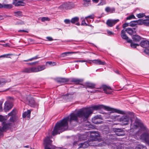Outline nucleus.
Wrapping results in <instances>:
<instances>
[{
  "label": "nucleus",
  "instance_id": "nucleus-1",
  "mask_svg": "<svg viewBox=\"0 0 149 149\" xmlns=\"http://www.w3.org/2000/svg\"><path fill=\"white\" fill-rule=\"evenodd\" d=\"M102 105H95L91 107L81 109L77 113H71L69 116L64 118L62 120L57 122L53 131V135L59 134L66 130L68 127V121L71 125L74 126L75 123L78 122V117L81 118L84 121L87 120L93 110H100L104 108Z\"/></svg>",
  "mask_w": 149,
  "mask_h": 149
},
{
  "label": "nucleus",
  "instance_id": "nucleus-2",
  "mask_svg": "<svg viewBox=\"0 0 149 149\" xmlns=\"http://www.w3.org/2000/svg\"><path fill=\"white\" fill-rule=\"evenodd\" d=\"M104 107L105 108H103V109H107L109 110L112 111L113 112H115L119 114L126 115V116L128 117L129 119H130L131 120V122L132 121V119L134 118V115L133 112H128L125 113L124 111L118 109L106 107L105 106Z\"/></svg>",
  "mask_w": 149,
  "mask_h": 149
},
{
  "label": "nucleus",
  "instance_id": "nucleus-3",
  "mask_svg": "<svg viewBox=\"0 0 149 149\" xmlns=\"http://www.w3.org/2000/svg\"><path fill=\"white\" fill-rule=\"evenodd\" d=\"M139 127H140V130H139L138 133L136 134H137L140 132V130L143 131H147L146 127L139 120H135L134 123L131 125V128L132 129H136Z\"/></svg>",
  "mask_w": 149,
  "mask_h": 149
},
{
  "label": "nucleus",
  "instance_id": "nucleus-4",
  "mask_svg": "<svg viewBox=\"0 0 149 149\" xmlns=\"http://www.w3.org/2000/svg\"><path fill=\"white\" fill-rule=\"evenodd\" d=\"M23 99L25 103L31 107H34L38 105L34 98L30 95H27L24 96Z\"/></svg>",
  "mask_w": 149,
  "mask_h": 149
},
{
  "label": "nucleus",
  "instance_id": "nucleus-5",
  "mask_svg": "<svg viewBox=\"0 0 149 149\" xmlns=\"http://www.w3.org/2000/svg\"><path fill=\"white\" fill-rule=\"evenodd\" d=\"M95 141L93 140H88V141L85 142L83 143L79 144L78 146H79V148H86L89 146H95Z\"/></svg>",
  "mask_w": 149,
  "mask_h": 149
},
{
  "label": "nucleus",
  "instance_id": "nucleus-6",
  "mask_svg": "<svg viewBox=\"0 0 149 149\" xmlns=\"http://www.w3.org/2000/svg\"><path fill=\"white\" fill-rule=\"evenodd\" d=\"M119 121L121 123L122 125H127L129 123V118L126 115L121 117L119 120Z\"/></svg>",
  "mask_w": 149,
  "mask_h": 149
},
{
  "label": "nucleus",
  "instance_id": "nucleus-7",
  "mask_svg": "<svg viewBox=\"0 0 149 149\" xmlns=\"http://www.w3.org/2000/svg\"><path fill=\"white\" fill-rule=\"evenodd\" d=\"M102 119L101 116L100 115H97L94 116L92 119V122L96 124H100L102 123Z\"/></svg>",
  "mask_w": 149,
  "mask_h": 149
},
{
  "label": "nucleus",
  "instance_id": "nucleus-8",
  "mask_svg": "<svg viewBox=\"0 0 149 149\" xmlns=\"http://www.w3.org/2000/svg\"><path fill=\"white\" fill-rule=\"evenodd\" d=\"M140 138L145 141L146 143L149 145V133L147 132L143 133L140 136Z\"/></svg>",
  "mask_w": 149,
  "mask_h": 149
},
{
  "label": "nucleus",
  "instance_id": "nucleus-9",
  "mask_svg": "<svg viewBox=\"0 0 149 149\" xmlns=\"http://www.w3.org/2000/svg\"><path fill=\"white\" fill-rule=\"evenodd\" d=\"M112 130L115 132L116 135L117 136H120L125 135V131L122 129L113 128Z\"/></svg>",
  "mask_w": 149,
  "mask_h": 149
},
{
  "label": "nucleus",
  "instance_id": "nucleus-10",
  "mask_svg": "<svg viewBox=\"0 0 149 149\" xmlns=\"http://www.w3.org/2000/svg\"><path fill=\"white\" fill-rule=\"evenodd\" d=\"M13 105L12 103L6 102L4 104L3 110L6 112L8 111L13 107Z\"/></svg>",
  "mask_w": 149,
  "mask_h": 149
},
{
  "label": "nucleus",
  "instance_id": "nucleus-11",
  "mask_svg": "<svg viewBox=\"0 0 149 149\" xmlns=\"http://www.w3.org/2000/svg\"><path fill=\"white\" fill-rule=\"evenodd\" d=\"M119 21L118 19L116 20L109 19L106 22L107 25L109 27H112Z\"/></svg>",
  "mask_w": 149,
  "mask_h": 149
},
{
  "label": "nucleus",
  "instance_id": "nucleus-12",
  "mask_svg": "<svg viewBox=\"0 0 149 149\" xmlns=\"http://www.w3.org/2000/svg\"><path fill=\"white\" fill-rule=\"evenodd\" d=\"M126 31L124 30H123L121 31V36L122 38L124 40H126L128 42H132V40L129 39L128 37L126 34Z\"/></svg>",
  "mask_w": 149,
  "mask_h": 149
},
{
  "label": "nucleus",
  "instance_id": "nucleus-13",
  "mask_svg": "<svg viewBox=\"0 0 149 149\" xmlns=\"http://www.w3.org/2000/svg\"><path fill=\"white\" fill-rule=\"evenodd\" d=\"M35 72L41 71L45 69L46 67L45 65H39L37 67H34Z\"/></svg>",
  "mask_w": 149,
  "mask_h": 149
},
{
  "label": "nucleus",
  "instance_id": "nucleus-14",
  "mask_svg": "<svg viewBox=\"0 0 149 149\" xmlns=\"http://www.w3.org/2000/svg\"><path fill=\"white\" fill-rule=\"evenodd\" d=\"M85 85L86 87V88H88L91 89H93L94 88L99 89L101 88L96 87V85L95 84L91 83H86L85 84Z\"/></svg>",
  "mask_w": 149,
  "mask_h": 149
},
{
  "label": "nucleus",
  "instance_id": "nucleus-15",
  "mask_svg": "<svg viewBox=\"0 0 149 149\" xmlns=\"http://www.w3.org/2000/svg\"><path fill=\"white\" fill-rule=\"evenodd\" d=\"M22 72L26 73L35 72L34 67L24 68Z\"/></svg>",
  "mask_w": 149,
  "mask_h": 149
},
{
  "label": "nucleus",
  "instance_id": "nucleus-16",
  "mask_svg": "<svg viewBox=\"0 0 149 149\" xmlns=\"http://www.w3.org/2000/svg\"><path fill=\"white\" fill-rule=\"evenodd\" d=\"M50 137H47L44 141V144L45 146H48L49 145H51L52 143V141L50 140Z\"/></svg>",
  "mask_w": 149,
  "mask_h": 149
},
{
  "label": "nucleus",
  "instance_id": "nucleus-17",
  "mask_svg": "<svg viewBox=\"0 0 149 149\" xmlns=\"http://www.w3.org/2000/svg\"><path fill=\"white\" fill-rule=\"evenodd\" d=\"M92 62L93 63L96 64L105 65L106 64L104 61H102L99 59L93 60Z\"/></svg>",
  "mask_w": 149,
  "mask_h": 149
},
{
  "label": "nucleus",
  "instance_id": "nucleus-18",
  "mask_svg": "<svg viewBox=\"0 0 149 149\" xmlns=\"http://www.w3.org/2000/svg\"><path fill=\"white\" fill-rule=\"evenodd\" d=\"M135 30V28H127L125 30L130 35H132L134 33H136Z\"/></svg>",
  "mask_w": 149,
  "mask_h": 149
},
{
  "label": "nucleus",
  "instance_id": "nucleus-19",
  "mask_svg": "<svg viewBox=\"0 0 149 149\" xmlns=\"http://www.w3.org/2000/svg\"><path fill=\"white\" fill-rule=\"evenodd\" d=\"M102 88L103 89V90L106 93L109 94L110 93V92L108 91L111 89L110 87L106 85H103Z\"/></svg>",
  "mask_w": 149,
  "mask_h": 149
},
{
  "label": "nucleus",
  "instance_id": "nucleus-20",
  "mask_svg": "<svg viewBox=\"0 0 149 149\" xmlns=\"http://www.w3.org/2000/svg\"><path fill=\"white\" fill-rule=\"evenodd\" d=\"M79 21V18L77 17H75L72 18L71 19V22L72 24H75L76 23V24L77 26H79L80 24L78 22Z\"/></svg>",
  "mask_w": 149,
  "mask_h": 149
},
{
  "label": "nucleus",
  "instance_id": "nucleus-21",
  "mask_svg": "<svg viewBox=\"0 0 149 149\" xmlns=\"http://www.w3.org/2000/svg\"><path fill=\"white\" fill-rule=\"evenodd\" d=\"M10 81V79L8 80H6L3 78L0 79V86L5 84L6 83L9 82Z\"/></svg>",
  "mask_w": 149,
  "mask_h": 149
},
{
  "label": "nucleus",
  "instance_id": "nucleus-22",
  "mask_svg": "<svg viewBox=\"0 0 149 149\" xmlns=\"http://www.w3.org/2000/svg\"><path fill=\"white\" fill-rule=\"evenodd\" d=\"M74 5L71 3H66L65 5V7L67 9H70L72 8H74Z\"/></svg>",
  "mask_w": 149,
  "mask_h": 149
},
{
  "label": "nucleus",
  "instance_id": "nucleus-23",
  "mask_svg": "<svg viewBox=\"0 0 149 149\" xmlns=\"http://www.w3.org/2000/svg\"><path fill=\"white\" fill-rule=\"evenodd\" d=\"M149 44V41L147 40H143L141 42V46L143 47L147 48L148 47V45Z\"/></svg>",
  "mask_w": 149,
  "mask_h": 149
},
{
  "label": "nucleus",
  "instance_id": "nucleus-24",
  "mask_svg": "<svg viewBox=\"0 0 149 149\" xmlns=\"http://www.w3.org/2000/svg\"><path fill=\"white\" fill-rule=\"evenodd\" d=\"M132 39L134 41L138 42L141 40V38L138 35H135L133 36Z\"/></svg>",
  "mask_w": 149,
  "mask_h": 149
},
{
  "label": "nucleus",
  "instance_id": "nucleus-25",
  "mask_svg": "<svg viewBox=\"0 0 149 149\" xmlns=\"http://www.w3.org/2000/svg\"><path fill=\"white\" fill-rule=\"evenodd\" d=\"M87 135L86 134H80L79 136V140H85L87 138Z\"/></svg>",
  "mask_w": 149,
  "mask_h": 149
},
{
  "label": "nucleus",
  "instance_id": "nucleus-26",
  "mask_svg": "<svg viewBox=\"0 0 149 149\" xmlns=\"http://www.w3.org/2000/svg\"><path fill=\"white\" fill-rule=\"evenodd\" d=\"M68 81V79L65 78H60L57 79V81L60 83H65Z\"/></svg>",
  "mask_w": 149,
  "mask_h": 149
},
{
  "label": "nucleus",
  "instance_id": "nucleus-27",
  "mask_svg": "<svg viewBox=\"0 0 149 149\" xmlns=\"http://www.w3.org/2000/svg\"><path fill=\"white\" fill-rule=\"evenodd\" d=\"M76 53V52H64V53H61V55L60 56V57H64L67 56L68 54H73V53Z\"/></svg>",
  "mask_w": 149,
  "mask_h": 149
},
{
  "label": "nucleus",
  "instance_id": "nucleus-28",
  "mask_svg": "<svg viewBox=\"0 0 149 149\" xmlns=\"http://www.w3.org/2000/svg\"><path fill=\"white\" fill-rule=\"evenodd\" d=\"M83 1L84 6L87 7L91 5V0H83Z\"/></svg>",
  "mask_w": 149,
  "mask_h": 149
},
{
  "label": "nucleus",
  "instance_id": "nucleus-29",
  "mask_svg": "<svg viewBox=\"0 0 149 149\" xmlns=\"http://www.w3.org/2000/svg\"><path fill=\"white\" fill-rule=\"evenodd\" d=\"M31 113V111L29 110H28L27 111L24 112L23 113L22 116L23 118H25L26 116H28L29 117L30 116Z\"/></svg>",
  "mask_w": 149,
  "mask_h": 149
},
{
  "label": "nucleus",
  "instance_id": "nucleus-30",
  "mask_svg": "<svg viewBox=\"0 0 149 149\" xmlns=\"http://www.w3.org/2000/svg\"><path fill=\"white\" fill-rule=\"evenodd\" d=\"M115 10L114 8H111L109 7H107L105 9V11L107 13L110 12V13H112L113 11Z\"/></svg>",
  "mask_w": 149,
  "mask_h": 149
},
{
  "label": "nucleus",
  "instance_id": "nucleus-31",
  "mask_svg": "<svg viewBox=\"0 0 149 149\" xmlns=\"http://www.w3.org/2000/svg\"><path fill=\"white\" fill-rule=\"evenodd\" d=\"M15 15L17 17H20L22 16V13L21 11H15L14 12Z\"/></svg>",
  "mask_w": 149,
  "mask_h": 149
},
{
  "label": "nucleus",
  "instance_id": "nucleus-32",
  "mask_svg": "<svg viewBox=\"0 0 149 149\" xmlns=\"http://www.w3.org/2000/svg\"><path fill=\"white\" fill-rule=\"evenodd\" d=\"M135 149H146V148L144 146L139 144L136 147Z\"/></svg>",
  "mask_w": 149,
  "mask_h": 149
},
{
  "label": "nucleus",
  "instance_id": "nucleus-33",
  "mask_svg": "<svg viewBox=\"0 0 149 149\" xmlns=\"http://www.w3.org/2000/svg\"><path fill=\"white\" fill-rule=\"evenodd\" d=\"M91 134H95L94 135H91L93 136H94L96 137H99L100 136V135L99 134L98 132H95V131H93L91 132Z\"/></svg>",
  "mask_w": 149,
  "mask_h": 149
},
{
  "label": "nucleus",
  "instance_id": "nucleus-34",
  "mask_svg": "<svg viewBox=\"0 0 149 149\" xmlns=\"http://www.w3.org/2000/svg\"><path fill=\"white\" fill-rule=\"evenodd\" d=\"M40 58V57H38V56H35L31 58L28 59L27 60H24V61H26V62H27V61H31L33 60L36 59L38 58Z\"/></svg>",
  "mask_w": 149,
  "mask_h": 149
},
{
  "label": "nucleus",
  "instance_id": "nucleus-35",
  "mask_svg": "<svg viewBox=\"0 0 149 149\" xmlns=\"http://www.w3.org/2000/svg\"><path fill=\"white\" fill-rule=\"evenodd\" d=\"M16 114V110L13 109L12 111L8 114V116H14Z\"/></svg>",
  "mask_w": 149,
  "mask_h": 149
},
{
  "label": "nucleus",
  "instance_id": "nucleus-36",
  "mask_svg": "<svg viewBox=\"0 0 149 149\" xmlns=\"http://www.w3.org/2000/svg\"><path fill=\"white\" fill-rule=\"evenodd\" d=\"M23 3L22 1H17V3H15V6H23Z\"/></svg>",
  "mask_w": 149,
  "mask_h": 149
},
{
  "label": "nucleus",
  "instance_id": "nucleus-37",
  "mask_svg": "<svg viewBox=\"0 0 149 149\" xmlns=\"http://www.w3.org/2000/svg\"><path fill=\"white\" fill-rule=\"evenodd\" d=\"M116 146V147L114 148V149H124V147L123 144H120Z\"/></svg>",
  "mask_w": 149,
  "mask_h": 149
},
{
  "label": "nucleus",
  "instance_id": "nucleus-38",
  "mask_svg": "<svg viewBox=\"0 0 149 149\" xmlns=\"http://www.w3.org/2000/svg\"><path fill=\"white\" fill-rule=\"evenodd\" d=\"M137 23L138 22L137 21H132L130 22V25L131 26H134L137 24Z\"/></svg>",
  "mask_w": 149,
  "mask_h": 149
},
{
  "label": "nucleus",
  "instance_id": "nucleus-39",
  "mask_svg": "<svg viewBox=\"0 0 149 149\" xmlns=\"http://www.w3.org/2000/svg\"><path fill=\"white\" fill-rule=\"evenodd\" d=\"M72 81L74 82L76 84H78L81 82V80L80 79H73L72 80Z\"/></svg>",
  "mask_w": 149,
  "mask_h": 149
},
{
  "label": "nucleus",
  "instance_id": "nucleus-40",
  "mask_svg": "<svg viewBox=\"0 0 149 149\" xmlns=\"http://www.w3.org/2000/svg\"><path fill=\"white\" fill-rule=\"evenodd\" d=\"M131 43V46L133 48H135L137 46H139V45L137 44L133 43L132 41L131 42H129Z\"/></svg>",
  "mask_w": 149,
  "mask_h": 149
},
{
  "label": "nucleus",
  "instance_id": "nucleus-41",
  "mask_svg": "<svg viewBox=\"0 0 149 149\" xmlns=\"http://www.w3.org/2000/svg\"><path fill=\"white\" fill-rule=\"evenodd\" d=\"M41 20L42 22H44L45 21H49L50 20L49 19L48 17H42L41 18Z\"/></svg>",
  "mask_w": 149,
  "mask_h": 149
},
{
  "label": "nucleus",
  "instance_id": "nucleus-42",
  "mask_svg": "<svg viewBox=\"0 0 149 149\" xmlns=\"http://www.w3.org/2000/svg\"><path fill=\"white\" fill-rule=\"evenodd\" d=\"M3 7L5 8H10L12 7V6L10 4H5L3 6Z\"/></svg>",
  "mask_w": 149,
  "mask_h": 149
},
{
  "label": "nucleus",
  "instance_id": "nucleus-43",
  "mask_svg": "<svg viewBox=\"0 0 149 149\" xmlns=\"http://www.w3.org/2000/svg\"><path fill=\"white\" fill-rule=\"evenodd\" d=\"M88 92H90L92 93H98V92H102V91H101V90H92V91H88Z\"/></svg>",
  "mask_w": 149,
  "mask_h": 149
},
{
  "label": "nucleus",
  "instance_id": "nucleus-44",
  "mask_svg": "<svg viewBox=\"0 0 149 149\" xmlns=\"http://www.w3.org/2000/svg\"><path fill=\"white\" fill-rule=\"evenodd\" d=\"M145 16V14L144 13H139L136 15V16L139 18H141Z\"/></svg>",
  "mask_w": 149,
  "mask_h": 149
},
{
  "label": "nucleus",
  "instance_id": "nucleus-45",
  "mask_svg": "<svg viewBox=\"0 0 149 149\" xmlns=\"http://www.w3.org/2000/svg\"><path fill=\"white\" fill-rule=\"evenodd\" d=\"M135 17L133 15H132L126 18L127 20L131 19H135Z\"/></svg>",
  "mask_w": 149,
  "mask_h": 149
},
{
  "label": "nucleus",
  "instance_id": "nucleus-46",
  "mask_svg": "<svg viewBox=\"0 0 149 149\" xmlns=\"http://www.w3.org/2000/svg\"><path fill=\"white\" fill-rule=\"evenodd\" d=\"M24 24V22L22 21L19 20L17 21L15 23L16 25H22Z\"/></svg>",
  "mask_w": 149,
  "mask_h": 149
},
{
  "label": "nucleus",
  "instance_id": "nucleus-47",
  "mask_svg": "<svg viewBox=\"0 0 149 149\" xmlns=\"http://www.w3.org/2000/svg\"><path fill=\"white\" fill-rule=\"evenodd\" d=\"M49 64L51 65H52L54 66L56 65V63L55 62H52L51 61H47L46 63V64Z\"/></svg>",
  "mask_w": 149,
  "mask_h": 149
},
{
  "label": "nucleus",
  "instance_id": "nucleus-48",
  "mask_svg": "<svg viewBox=\"0 0 149 149\" xmlns=\"http://www.w3.org/2000/svg\"><path fill=\"white\" fill-rule=\"evenodd\" d=\"M6 120V119L4 117L2 116H0V121L4 122Z\"/></svg>",
  "mask_w": 149,
  "mask_h": 149
},
{
  "label": "nucleus",
  "instance_id": "nucleus-49",
  "mask_svg": "<svg viewBox=\"0 0 149 149\" xmlns=\"http://www.w3.org/2000/svg\"><path fill=\"white\" fill-rule=\"evenodd\" d=\"M94 18V15H92L88 16L86 17H85V19H86L87 21L88 20V18H90L91 19H93Z\"/></svg>",
  "mask_w": 149,
  "mask_h": 149
},
{
  "label": "nucleus",
  "instance_id": "nucleus-50",
  "mask_svg": "<svg viewBox=\"0 0 149 149\" xmlns=\"http://www.w3.org/2000/svg\"><path fill=\"white\" fill-rule=\"evenodd\" d=\"M64 22L65 24H70L71 23V20L68 19H65L64 20Z\"/></svg>",
  "mask_w": 149,
  "mask_h": 149
},
{
  "label": "nucleus",
  "instance_id": "nucleus-51",
  "mask_svg": "<svg viewBox=\"0 0 149 149\" xmlns=\"http://www.w3.org/2000/svg\"><path fill=\"white\" fill-rule=\"evenodd\" d=\"M11 55V54H4L3 55L0 56V58H7L8 57V56Z\"/></svg>",
  "mask_w": 149,
  "mask_h": 149
},
{
  "label": "nucleus",
  "instance_id": "nucleus-52",
  "mask_svg": "<svg viewBox=\"0 0 149 149\" xmlns=\"http://www.w3.org/2000/svg\"><path fill=\"white\" fill-rule=\"evenodd\" d=\"M107 34L108 35L111 36L114 34V33L113 32L110 31L109 30H107Z\"/></svg>",
  "mask_w": 149,
  "mask_h": 149
},
{
  "label": "nucleus",
  "instance_id": "nucleus-53",
  "mask_svg": "<svg viewBox=\"0 0 149 149\" xmlns=\"http://www.w3.org/2000/svg\"><path fill=\"white\" fill-rule=\"evenodd\" d=\"M144 52L146 54L149 55V49L146 48L145 49Z\"/></svg>",
  "mask_w": 149,
  "mask_h": 149
},
{
  "label": "nucleus",
  "instance_id": "nucleus-54",
  "mask_svg": "<svg viewBox=\"0 0 149 149\" xmlns=\"http://www.w3.org/2000/svg\"><path fill=\"white\" fill-rule=\"evenodd\" d=\"M106 4V3L105 1H103V2H101L100 3L98 4V6H102Z\"/></svg>",
  "mask_w": 149,
  "mask_h": 149
},
{
  "label": "nucleus",
  "instance_id": "nucleus-55",
  "mask_svg": "<svg viewBox=\"0 0 149 149\" xmlns=\"http://www.w3.org/2000/svg\"><path fill=\"white\" fill-rule=\"evenodd\" d=\"M81 25H85L87 26L88 25V24L86 23L85 20H84L82 21Z\"/></svg>",
  "mask_w": 149,
  "mask_h": 149
},
{
  "label": "nucleus",
  "instance_id": "nucleus-56",
  "mask_svg": "<svg viewBox=\"0 0 149 149\" xmlns=\"http://www.w3.org/2000/svg\"><path fill=\"white\" fill-rule=\"evenodd\" d=\"M38 61H36L34 62L31 63H28V64L30 65H36V64H38Z\"/></svg>",
  "mask_w": 149,
  "mask_h": 149
},
{
  "label": "nucleus",
  "instance_id": "nucleus-57",
  "mask_svg": "<svg viewBox=\"0 0 149 149\" xmlns=\"http://www.w3.org/2000/svg\"><path fill=\"white\" fill-rule=\"evenodd\" d=\"M2 102L1 101H0V111H2Z\"/></svg>",
  "mask_w": 149,
  "mask_h": 149
},
{
  "label": "nucleus",
  "instance_id": "nucleus-58",
  "mask_svg": "<svg viewBox=\"0 0 149 149\" xmlns=\"http://www.w3.org/2000/svg\"><path fill=\"white\" fill-rule=\"evenodd\" d=\"M128 26V23H125L123 25V28H125V27L127 26Z\"/></svg>",
  "mask_w": 149,
  "mask_h": 149
},
{
  "label": "nucleus",
  "instance_id": "nucleus-59",
  "mask_svg": "<svg viewBox=\"0 0 149 149\" xmlns=\"http://www.w3.org/2000/svg\"><path fill=\"white\" fill-rule=\"evenodd\" d=\"M52 147V148H51L49 147H48V146H45V149H54L55 148V146H53Z\"/></svg>",
  "mask_w": 149,
  "mask_h": 149
},
{
  "label": "nucleus",
  "instance_id": "nucleus-60",
  "mask_svg": "<svg viewBox=\"0 0 149 149\" xmlns=\"http://www.w3.org/2000/svg\"><path fill=\"white\" fill-rule=\"evenodd\" d=\"M10 121L13 122L14 121V118L13 116H12L11 118H10Z\"/></svg>",
  "mask_w": 149,
  "mask_h": 149
},
{
  "label": "nucleus",
  "instance_id": "nucleus-61",
  "mask_svg": "<svg viewBox=\"0 0 149 149\" xmlns=\"http://www.w3.org/2000/svg\"><path fill=\"white\" fill-rule=\"evenodd\" d=\"M47 38L48 39L49 41H52L53 40L52 38L51 37H47Z\"/></svg>",
  "mask_w": 149,
  "mask_h": 149
},
{
  "label": "nucleus",
  "instance_id": "nucleus-62",
  "mask_svg": "<svg viewBox=\"0 0 149 149\" xmlns=\"http://www.w3.org/2000/svg\"><path fill=\"white\" fill-rule=\"evenodd\" d=\"M78 61L79 62H87V61L86 60H78Z\"/></svg>",
  "mask_w": 149,
  "mask_h": 149
},
{
  "label": "nucleus",
  "instance_id": "nucleus-63",
  "mask_svg": "<svg viewBox=\"0 0 149 149\" xmlns=\"http://www.w3.org/2000/svg\"><path fill=\"white\" fill-rule=\"evenodd\" d=\"M19 32H27V33H28V31H25V30H19V31H18Z\"/></svg>",
  "mask_w": 149,
  "mask_h": 149
},
{
  "label": "nucleus",
  "instance_id": "nucleus-64",
  "mask_svg": "<svg viewBox=\"0 0 149 149\" xmlns=\"http://www.w3.org/2000/svg\"><path fill=\"white\" fill-rule=\"evenodd\" d=\"M125 149H134V148L132 147H129L127 148H125Z\"/></svg>",
  "mask_w": 149,
  "mask_h": 149
}]
</instances>
